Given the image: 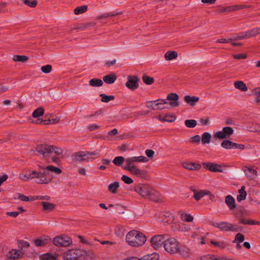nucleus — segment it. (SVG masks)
Returning a JSON list of instances; mask_svg holds the SVG:
<instances>
[{
	"label": "nucleus",
	"mask_w": 260,
	"mask_h": 260,
	"mask_svg": "<svg viewBox=\"0 0 260 260\" xmlns=\"http://www.w3.org/2000/svg\"><path fill=\"white\" fill-rule=\"evenodd\" d=\"M38 170L32 171L28 175L21 173L19 175V178L23 181L36 179V182L39 184H49L52 181V177L49 176V171L54 172L59 174L62 172V170L53 166H44L38 165Z\"/></svg>",
	"instance_id": "nucleus-1"
},
{
	"label": "nucleus",
	"mask_w": 260,
	"mask_h": 260,
	"mask_svg": "<svg viewBox=\"0 0 260 260\" xmlns=\"http://www.w3.org/2000/svg\"><path fill=\"white\" fill-rule=\"evenodd\" d=\"M134 190L141 197L153 202H159L163 200L158 191L148 184H139L134 187Z\"/></svg>",
	"instance_id": "nucleus-2"
},
{
	"label": "nucleus",
	"mask_w": 260,
	"mask_h": 260,
	"mask_svg": "<svg viewBox=\"0 0 260 260\" xmlns=\"http://www.w3.org/2000/svg\"><path fill=\"white\" fill-rule=\"evenodd\" d=\"M36 150L45 157H51L52 161L55 163H58L59 161L58 156L63 153V150L60 148L47 144L37 145Z\"/></svg>",
	"instance_id": "nucleus-3"
},
{
	"label": "nucleus",
	"mask_w": 260,
	"mask_h": 260,
	"mask_svg": "<svg viewBox=\"0 0 260 260\" xmlns=\"http://www.w3.org/2000/svg\"><path fill=\"white\" fill-rule=\"evenodd\" d=\"M126 241L129 246L139 247L145 244L146 237L142 233L133 230L127 234Z\"/></svg>",
	"instance_id": "nucleus-4"
},
{
	"label": "nucleus",
	"mask_w": 260,
	"mask_h": 260,
	"mask_svg": "<svg viewBox=\"0 0 260 260\" xmlns=\"http://www.w3.org/2000/svg\"><path fill=\"white\" fill-rule=\"evenodd\" d=\"M179 245L180 243L176 239L173 237H170L169 235L164 248L170 254H176L178 253Z\"/></svg>",
	"instance_id": "nucleus-5"
},
{
	"label": "nucleus",
	"mask_w": 260,
	"mask_h": 260,
	"mask_svg": "<svg viewBox=\"0 0 260 260\" xmlns=\"http://www.w3.org/2000/svg\"><path fill=\"white\" fill-rule=\"evenodd\" d=\"M85 251L80 249H70L64 253V260H82Z\"/></svg>",
	"instance_id": "nucleus-6"
},
{
	"label": "nucleus",
	"mask_w": 260,
	"mask_h": 260,
	"mask_svg": "<svg viewBox=\"0 0 260 260\" xmlns=\"http://www.w3.org/2000/svg\"><path fill=\"white\" fill-rule=\"evenodd\" d=\"M169 235L159 234L153 236L150 240L151 246L155 249H159L162 247L167 241Z\"/></svg>",
	"instance_id": "nucleus-7"
},
{
	"label": "nucleus",
	"mask_w": 260,
	"mask_h": 260,
	"mask_svg": "<svg viewBox=\"0 0 260 260\" xmlns=\"http://www.w3.org/2000/svg\"><path fill=\"white\" fill-rule=\"evenodd\" d=\"M212 225L224 232H237L239 231V226L237 224L226 221L215 222Z\"/></svg>",
	"instance_id": "nucleus-8"
},
{
	"label": "nucleus",
	"mask_w": 260,
	"mask_h": 260,
	"mask_svg": "<svg viewBox=\"0 0 260 260\" xmlns=\"http://www.w3.org/2000/svg\"><path fill=\"white\" fill-rule=\"evenodd\" d=\"M54 244L57 247H68L72 243V239L64 235L56 236L53 238Z\"/></svg>",
	"instance_id": "nucleus-9"
},
{
	"label": "nucleus",
	"mask_w": 260,
	"mask_h": 260,
	"mask_svg": "<svg viewBox=\"0 0 260 260\" xmlns=\"http://www.w3.org/2000/svg\"><path fill=\"white\" fill-rule=\"evenodd\" d=\"M93 154V153L87 151H78L72 154L71 159L73 162L88 161L89 159V155Z\"/></svg>",
	"instance_id": "nucleus-10"
},
{
	"label": "nucleus",
	"mask_w": 260,
	"mask_h": 260,
	"mask_svg": "<svg viewBox=\"0 0 260 260\" xmlns=\"http://www.w3.org/2000/svg\"><path fill=\"white\" fill-rule=\"evenodd\" d=\"M149 159L145 156H133L128 157L125 159V165L123 167H128L133 166H135V164L136 162H148Z\"/></svg>",
	"instance_id": "nucleus-11"
},
{
	"label": "nucleus",
	"mask_w": 260,
	"mask_h": 260,
	"mask_svg": "<svg viewBox=\"0 0 260 260\" xmlns=\"http://www.w3.org/2000/svg\"><path fill=\"white\" fill-rule=\"evenodd\" d=\"M123 169L128 171L133 175L139 178H144L146 176V172L138 168L136 166L123 167Z\"/></svg>",
	"instance_id": "nucleus-12"
},
{
	"label": "nucleus",
	"mask_w": 260,
	"mask_h": 260,
	"mask_svg": "<svg viewBox=\"0 0 260 260\" xmlns=\"http://www.w3.org/2000/svg\"><path fill=\"white\" fill-rule=\"evenodd\" d=\"M139 79L136 76H129L127 77V81L125 84L126 86L131 89L135 90L139 87Z\"/></svg>",
	"instance_id": "nucleus-13"
},
{
	"label": "nucleus",
	"mask_w": 260,
	"mask_h": 260,
	"mask_svg": "<svg viewBox=\"0 0 260 260\" xmlns=\"http://www.w3.org/2000/svg\"><path fill=\"white\" fill-rule=\"evenodd\" d=\"M221 146L222 148L225 149H244L245 148V146L243 144H239L234 143L230 140H224L223 141L221 144Z\"/></svg>",
	"instance_id": "nucleus-14"
},
{
	"label": "nucleus",
	"mask_w": 260,
	"mask_h": 260,
	"mask_svg": "<svg viewBox=\"0 0 260 260\" xmlns=\"http://www.w3.org/2000/svg\"><path fill=\"white\" fill-rule=\"evenodd\" d=\"M202 165L206 169L210 171L222 172V170L221 169V166L219 165L212 162H203Z\"/></svg>",
	"instance_id": "nucleus-15"
},
{
	"label": "nucleus",
	"mask_w": 260,
	"mask_h": 260,
	"mask_svg": "<svg viewBox=\"0 0 260 260\" xmlns=\"http://www.w3.org/2000/svg\"><path fill=\"white\" fill-rule=\"evenodd\" d=\"M23 255V253L21 251L16 249H12L7 253L6 256L8 259L14 260L22 257Z\"/></svg>",
	"instance_id": "nucleus-16"
},
{
	"label": "nucleus",
	"mask_w": 260,
	"mask_h": 260,
	"mask_svg": "<svg viewBox=\"0 0 260 260\" xmlns=\"http://www.w3.org/2000/svg\"><path fill=\"white\" fill-rule=\"evenodd\" d=\"M179 99V96L175 93H171L169 94L167 97V100L170 101L169 105L173 107H178L179 105L177 101Z\"/></svg>",
	"instance_id": "nucleus-17"
},
{
	"label": "nucleus",
	"mask_w": 260,
	"mask_h": 260,
	"mask_svg": "<svg viewBox=\"0 0 260 260\" xmlns=\"http://www.w3.org/2000/svg\"><path fill=\"white\" fill-rule=\"evenodd\" d=\"M41 205L42 206V211L50 212L54 210L56 205L54 204L48 202H42Z\"/></svg>",
	"instance_id": "nucleus-18"
},
{
	"label": "nucleus",
	"mask_w": 260,
	"mask_h": 260,
	"mask_svg": "<svg viewBox=\"0 0 260 260\" xmlns=\"http://www.w3.org/2000/svg\"><path fill=\"white\" fill-rule=\"evenodd\" d=\"M193 197L196 201L200 200L202 198H203L205 195H210L212 197L214 196L211 194V192L209 191L206 190H202L200 191L198 190H193Z\"/></svg>",
	"instance_id": "nucleus-19"
},
{
	"label": "nucleus",
	"mask_w": 260,
	"mask_h": 260,
	"mask_svg": "<svg viewBox=\"0 0 260 260\" xmlns=\"http://www.w3.org/2000/svg\"><path fill=\"white\" fill-rule=\"evenodd\" d=\"M225 203L230 210H234L236 207L235 200L231 195H228L225 197Z\"/></svg>",
	"instance_id": "nucleus-20"
},
{
	"label": "nucleus",
	"mask_w": 260,
	"mask_h": 260,
	"mask_svg": "<svg viewBox=\"0 0 260 260\" xmlns=\"http://www.w3.org/2000/svg\"><path fill=\"white\" fill-rule=\"evenodd\" d=\"M184 101L191 106L193 107L199 101V98L194 96L186 95L184 98Z\"/></svg>",
	"instance_id": "nucleus-21"
},
{
	"label": "nucleus",
	"mask_w": 260,
	"mask_h": 260,
	"mask_svg": "<svg viewBox=\"0 0 260 260\" xmlns=\"http://www.w3.org/2000/svg\"><path fill=\"white\" fill-rule=\"evenodd\" d=\"M183 167L189 170H199L201 168L200 165L194 162H184L183 164Z\"/></svg>",
	"instance_id": "nucleus-22"
},
{
	"label": "nucleus",
	"mask_w": 260,
	"mask_h": 260,
	"mask_svg": "<svg viewBox=\"0 0 260 260\" xmlns=\"http://www.w3.org/2000/svg\"><path fill=\"white\" fill-rule=\"evenodd\" d=\"M168 104V103L166 99L157 100L156 103H155V110H161L168 108V107L166 106V105Z\"/></svg>",
	"instance_id": "nucleus-23"
},
{
	"label": "nucleus",
	"mask_w": 260,
	"mask_h": 260,
	"mask_svg": "<svg viewBox=\"0 0 260 260\" xmlns=\"http://www.w3.org/2000/svg\"><path fill=\"white\" fill-rule=\"evenodd\" d=\"M117 79V76L115 73H111L104 76L103 81L107 84H112Z\"/></svg>",
	"instance_id": "nucleus-24"
},
{
	"label": "nucleus",
	"mask_w": 260,
	"mask_h": 260,
	"mask_svg": "<svg viewBox=\"0 0 260 260\" xmlns=\"http://www.w3.org/2000/svg\"><path fill=\"white\" fill-rule=\"evenodd\" d=\"M239 194L237 197V200L238 202L245 200L247 196V192L245 191V186H242L238 190Z\"/></svg>",
	"instance_id": "nucleus-25"
},
{
	"label": "nucleus",
	"mask_w": 260,
	"mask_h": 260,
	"mask_svg": "<svg viewBox=\"0 0 260 260\" xmlns=\"http://www.w3.org/2000/svg\"><path fill=\"white\" fill-rule=\"evenodd\" d=\"M234 87L242 91H246L248 88L245 83L242 81H237L234 83Z\"/></svg>",
	"instance_id": "nucleus-26"
},
{
	"label": "nucleus",
	"mask_w": 260,
	"mask_h": 260,
	"mask_svg": "<svg viewBox=\"0 0 260 260\" xmlns=\"http://www.w3.org/2000/svg\"><path fill=\"white\" fill-rule=\"evenodd\" d=\"M178 56V53L175 51H167L165 54V58L166 60L169 61L172 59H176Z\"/></svg>",
	"instance_id": "nucleus-27"
},
{
	"label": "nucleus",
	"mask_w": 260,
	"mask_h": 260,
	"mask_svg": "<svg viewBox=\"0 0 260 260\" xmlns=\"http://www.w3.org/2000/svg\"><path fill=\"white\" fill-rule=\"evenodd\" d=\"M103 84V81L100 79L93 78L89 81V84L91 87L102 86Z\"/></svg>",
	"instance_id": "nucleus-28"
},
{
	"label": "nucleus",
	"mask_w": 260,
	"mask_h": 260,
	"mask_svg": "<svg viewBox=\"0 0 260 260\" xmlns=\"http://www.w3.org/2000/svg\"><path fill=\"white\" fill-rule=\"evenodd\" d=\"M119 187V184L118 182H114L108 185V190L111 193L115 194L117 193V189Z\"/></svg>",
	"instance_id": "nucleus-29"
},
{
	"label": "nucleus",
	"mask_w": 260,
	"mask_h": 260,
	"mask_svg": "<svg viewBox=\"0 0 260 260\" xmlns=\"http://www.w3.org/2000/svg\"><path fill=\"white\" fill-rule=\"evenodd\" d=\"M60 121V118L59 117H55L53 118L49 117L47 120H42L40 122H44L45 124H54L57 123Z\"/></svg>",
	"instance_id": "nucleus-30"
},
{
	"label": "nucleus",
	"mask_w": 260,
	"mask_h": 260,
	"mask_svg": "<svg viewBox=\"0 0 260 260\" xmlns=\"http://www.w3.org/2000/svg\"><path fill=\"white\" fill-rule=\"evenodd\" d=\"M87 6L84 5L78 7L74 9V12L75 15L83 14L87 11Z\"/></svg>",
	"instance_id": "nucleus-31"
},
{
	"label": "nucleus",
	"mask_w": 260,
	"mask_h": 260,
	"mask_svg": "<svg viewBox=\"0 0 260 260\" xmlns=\"http://www.w3.org/2000/svg\"><path fill=\"white\" fill-rule=\"evenodd\" d=\"M178 253H180L183 257H188L190 255L189 249L186 247L181 248L180 244Z\"/></svg>",
	"instance_id": "nucleus-32"
},
{
	"label": "nucleus",
	"mask_w": 260,
	"mask_h": 260,
	"mask_svg": "<svg viewBox=\"0 0 260 260\" xmlns=\"http://www.w3.org/2000/svg\"><path fill=\"white\" fill-rule=\"evenodd\" d=\"M247 130L251 132L260 133V124H252L247 127Z\"/></svg>",
	"instance_id": "nucleus-33"
},
{
	"label": "nucleus",
	"mask_w": 260,
	"mask_h": 260,
	"mask_svg": "<svg viewBox=\"0 0 260 260\" xmlns=\"http://www.w3.org/2000/svg\"><path fill=\"white\" fill-rule=\"evenodd\" d=\"M28 57L25 55H15L13 57V60L16 62H25L28 60Z\"/></svg>",
	"instance_id": "nucleus-34"
},
{
	"label": "nucleus",
	"mask_w": 260,
	"mask_h": 260,
	"mask_svg": "<svg viewBox=\"0 0 260 260\" xmlns=\"http://www.w3.org/2000/svg\"><path fill=\"white\" fill-rule=\"evenodd\" d=\"M51 241L50 239H37L34 240V243L36 246H42L47 244Z\"/></svg>",
	"instance_id": "nucleus-35"
},
{
	"label": "nucleus",
	"mask_w": 260,
	"mask_h": 260,
	"mask_svg": "<svg viewBox=\"0 0 260 260\" xmlns=\"http://www.w3.org/2000/svg\"><path fill=\"white\" fill-rule=\"evenodd\" d=\"M44 113V109L42 107H39L36 109L32 113V116L34 118H38L43 115Z\"/></svg>",
	"instance_id": "nucleus-36"
},
{
	"label": "nucleus",
	"mask_w": 260,
	"mask_h": 260,
	"mask_svg": "<svg viewBox=\"0 0 260 260\" xmlns=\"http://www.w3.org/2000/svg\"><path fill=\"white\" fill-rule=\"evenodd\" d=\"M211 139V135L210 134L207 132H205L203 133L202 137V143L205 144H208L210 142V140Z\"/></svg>",
	"instance_id": "nucleus-37"
},
{
	"label": "nucleus",
	"mask_w": 260,
	"mask_h": 260,
	"mask_svg": "<svg viewBox=\"0 0 260 260\" xmlns=\"http://www.w3.org/2000/svg\"><path fill=\"white\" fill-rule=\"evenodd\" d=\"M249 38L255 37L260 34V28H254L251 30L246 31Z\"/></svg>",
	"instance_id": "nucleus-38"
},
{
	"label": "nucleus",
	"mask_w": 260,
	"mask_h": 260,
	"mask_svg": "<svg viewBox=\"0 0 260 260\" xmlns=\"http://www.w3.org/2000/svg\"><path fill=\"white\" fill-rule=\"evenodd\" d=\"M251 5H234L230 6L231 12L238 11L245 8H249Z\"/></svg>",
	"instance_id": "nucleus-39"
},
{
	"label": "nucleus",
	"mask_w": 260,
	"mask_h": 260,
	"mask_svg": "<svg viewBox=\"0 0 260 260\" xmlns=\"http://www.w3.org/2000/svg\"><path fill=\"white\" fill-rule=\"evenodd\" d=\"M100 96L102 98L101 101L103 103H108L115 99L113 95H107L104 93L101 94Z\"/></svg>",
	"instance_id": "nucleus-40"
},
{
	"label": "nucleus",
	"mask_w": 260,
	"mask_h": 260,
	"mask_svg": "<svg viewBox=\"0 0 260 260\" xmlns=\"http://www.w3.org/2000/svg\"><path fill=\"white\" fill-rule=\"evenodd\" d=\"M125 160V159L123 157L117 156L113 160V163L116 166H120Z\"/></svg>",
	"instance_id": "nucleus-41"
},
{
	"label": "nucleus",
	"mask_w": 260,
	"mask_h": 260,
	"mask_svg": "<svg viewBox=\"0 0 260 260\" xmlns=\"http://www.w3.org/2000/svg\"><path fill=\"white\" fill-rule=\"evenodd\" d=\"M245 240V237L243 234L241 233H238L236 235L233 243H242Z\"/></svg>",
	"instance_id": "nucleus-42"
},
{
	"label": "nucleus",
	"mask_w": 260,
	"mask_h": 260,
	"mask_svg": "<svg viewBox=\"0 0 260 260\" xmlns=\"http://www.w3.org/2000/svg\"><path fill=\"white\" fill-rule=\"evenodd\" d=\"M41 260H56V257L52 254L47 253L40 256Z\"/></svg>",
	"instance_id": "nucleus-43"
},
{
	"label": "nucleus",
	"mask_w": 260,
	"mask_h": 260,
	"mask_svg": "<svg viewBox=\"0 0 260 260\" xmlns=\"http://www.w3.org/2000/svg\"><path fill=\"white\" fill-rule=\"evenodd\" d=\"M185 125L186 127L189 128H193L197 125V121L195 120H186L184 122Z\"/></svg>",
	"instance_id": "nucleus-44"
},
{
	"label": "nucleus",
	"mask_w": 260,
	"mask_h": 260,
	"mask_svg": "<svg viewBox=\"0 0 260 260\" xmlns=\"http://www.w3.org/2000/svg\"><path fill=\"white\" fill-rule=\"evenodd\" d=\"M249 37L248 36V35L246 32H244L241 33L240 35L238 36L236 38H233L230 39V41H237V40H240L242 39H248Z\"/></svg>",
	"instance_id": "nucleus-45"
},
{
	"label": "nucleus",
	"mask_w": 260,
	"mask_h": 260,
	"mask_svg": "<svg viewBox=\"0 0 260 260\" xmlns=\"http://www.w3.org/2000/svg\"><path fill=\"white\" fill-rule=\"evenodd\" d=\"M181 218L183 221L187 222H191L193 219V217L191 215L186 213H182L181 214Z\"/></svg>",
	"instance_id": "nucleus-46"
},
{
	"label": "nucleus",
	"mask_w": 260,
	"mask_h": 260,
	"mask_svg": "<svg viewBox=\"0 0 260 260\" xmlns=\"http://www.w3.org/2000/svg\"><path fill=\"white\" fill-rule=\"evenodd\" d=\"M142 79L143 82L147 85H151L153 84L154 82L153 78L147 76L146 75L143 76L142 77Z\"/></svg>",
	"instance_id": "nucleus-47"
},
{
	"label": "nucleus",
	"mask_w": 260,
	"mask_h": 260,
	"mask_svg": "<svg viewBox=\"0 0 260 260\" xmlns=\"http://www.w3.org/2000/svg\"><path fill=\"white\" fill-rule=\"evenodd\" d=\"M222 131L225 135V137H229L234 133V130L233 128L229 126L224 127L222 128Z\"/></svg>",
	"instance_id": "nucleus-48"
},
{
	"label": "nucleus",
	"mask_w": 260,
	"mask_h": 260,
	"mask_svg": "<svg viewBox=\"0 0 260 260\" xmlns=\"http://www.w3.org/2000/svg\"><path fill=\"white\" fill-rule=\"evenodd\" d=\"M18 247L22 250L29 247V244L27 241L21 240L18 241Z\"/></svg>",
	"instance_id": "nucleus-49"
},
{
	"label": "nucleus",
	"mask_w": 260,
	"mask_h": 260,
	"mask_svg": "<svg viewBox=\"0 0 260 260\" xmlns=\"http://www.w3.org/2000/svg\"><path fill=\"white\" fill-rule=\"evenodd\" d=\"M96 23L94 22H90L88 23H85L81 24V26L78 27V29H85L88 27H93L96 25Z\"/></svg>",
	"instance_id": "nucleus-50"
},
{
	"label": "nucleus",
	"mask_w": 260,
	"mask_h": 260,
	"mask_svg": "<svg viewBox=\"0 0 260 260\" xmlns=\"http://www.w3.org/2000/svg\"><path fill=\"white\" fill-rule=\"evenodd\" d=\"M23 3L24 4L31 8H35L37 5V2L36 0H24Z\"/></svg>",
	"instance_id": "nucleus-51"
},
{
	"label": "nucleus",
	"mask_w": 260,
	"mask_h": 260,
	"mask_svg": "<svg viewBox=\"0 0 260 260\" xmlns=\"http://www.w3.org/2000/svg\"><path fill=\"white\" fill-rule=\"evenodd\" d=\"M164 119H166L167 120H165V122H172L174 121L176 118V116L173 115H170L168 114H167L165 115V116H164Z\"/></svg>",
	"instance_id": "nucleus-52"
},
{
	"label": "nucleus",
	"mask_w": 260,
	"mask_h": 260,
	"mask_svg": "<svg viewBox=\"0 0 260 260\" xmlns=\"http://www.w3.org/2000/svg\"><path fill=\"white\" fill-rule=\"evenodd\" d=\"M41 70L44 73L48 74L51 72L52 66L50 64L42 66L41 68Z\"/></svg>",
	"instance_id": "nucleus-53"
},
{
	"label": "nucleus",
	"mask_w": 260,
	"mask_h": 260,
	"mask_svg": "<svg viewBox=\"0 0 260 260\" xmlns=\"http://www.w3.org/2000/svg\"><path fill=\"white\" fill-rule=\"evenodd\" d=\"M121 180L126 184H130L133 182V179L126 175H122Z\"/></svg>",
	"instance_id": "nucleus-54"
},
{
	"label": "nucleus",
	"mask_w": 260,
	"mask_h": 260,
	"mask_svg": "<svg viewBox=\"0 0 260 260\" xmlns=\"http://www.w3.org/2000/svg\"><path fill=\"white\" fill-rule=\"evenodd\" d=\"M178 230L181 232H188L189 231L190 228L184 224H178Z\"/></svg>",
	"instance_id": "nucleus-55"
},
{
	"label": "nucleus",
	"mask_w": 260,
	"mask_h": 260,
	"mask_svg": "<svg viewBox=\"0 0 260 260\" xmlns=\"http://www.w3.org/2000/svg\"><path fill=\"white\" fill-rule=\"evenodd\" d=\"M155 103H156V100L153 101H148L146 103V106L147 108H150L153 110H155Z\"/></svg>",
	"instance_id": "nucleus-56"
},
{
	"label": "nucleus",
	"mask_w": 260,
	"mask_h": 260,
	"mask_svg": "<svg viewBox=\"0 0 260 260\" xmlns=\"http://www.w3.org/2000/svg\"><path fill=\"white\" fill-rule=\"evenodd\" d=\"M210 242L212 244H213L216 246H218L220 248H221L222 249L225 248V247L226 246V244H225V243L224 242H215V241L212 240V241H211Z\"/></svg>",
	"instance_id": "nucleus-57"
},
{
	"label": "nucleus",
	"mask_w": 260,
	"mask_h": 260,
	"mask_svg": "<svg viewBox=\"0 0 260 260\" xmlns=\"http://www.w3.org/2000/svg\"><path fill=\"white\" fill-rule=\"evenodd\" d=\"M214 137L219 139H224L226 138L222 130L221 131H218L215 133L214 134Z\"/></svg>",
	"instance_id": "nucleus-58"
},
{
	"label": "nucleus",
	"mask_w": 260,
	"mask_h": 260,
	"mask_svg": "<svg viewBox=\"0 0 260 260\" xmlns=\"http://www.w3.org/2000/svg\"><path fill=\"white\" fill-rule=\"evenodd\" d=\"M87 127L88 131L91 132L100 128L101 127V126L95 124H89Z\"/></svg>",
	"instance_id": "nucleus-59"
},
{
	"label": "nucleus",
	"mask_w": 260,
	"mask_h": 260,
	"mask_svg": "<svg viewBox=\"0 0 260 260\" xmlns=\"http://www.w3.org/2000/svg\"><path fill=\"white\" fill-rule=\"evenodd\" d=\"M201 260H216V255H207L201 257Z\"/></svg>",
	"instance_id": "nucleus-60"
},
{
	"label": "nucleus",
	"mask_w": 260,
	"mask_h": 260,
	"mask_svg": "<svg viewBox=\"0 0 260 260\" xmlns=\"http://www.w3.org/2000/svg\"><path fill=\"white\" fill-rule=\"evenodd\" d=\"M233 56L237 59H245L247 58V55L245 54H233Z\"/></svg>",
	"instance_id": "nucleus-61"
},
{
	"label": "nucleus",
	"mask_w": 260,
	"mask_h": 260,
	"mask_svg": "<svg viewBox=\"0 0 260 260\" xmlns=\"http://www.w3.org/2000/svg\"><path fill=\"white\" fill-rule=\"evenodd\" d=\"M201 139V137L199 135H196L190 138V141L192 143H199Z\"/></svg>",
	"instance_id": "nucleus-62"
},
{
	"label": "nucleus",
	"mask_w": 260,
	"mask_h": 260,
	"mask_svg": "<svg viewBox=\"0 0 260 260\" xmlns=\"http://www.w3.org/2000/svg\"><path fill=\"white\" fill-rule=\"evenodd\" d=\"M18 199H19L21 201L27 202L29 201V198L28 197L20 193L18 194Z\"/></svg>",
	"instance_id": "nucleus-63"
},
{
	"label": "nucleus",
	"mask_w": 260,
	"mask_h": 260,
	"mask_svg": "<svg viewBox=\"0 0 260 260\" xmlns=\"http://www.w3.org/2000/svg\"><path fill=\"white\" fill-rule=\"evenodd\" d=\"M253 92L256 96V102L260 103V89H256Z\"/></svg>",
	"instance_id": "nucleus-64"
}]
</instances>
